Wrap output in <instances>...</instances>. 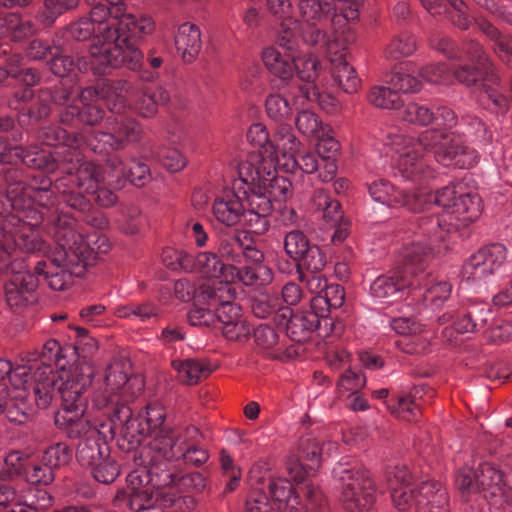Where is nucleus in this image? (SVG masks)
Instances as JSON below:
<instances>
[{
    "label": "nucleus",
    "mask_w": 512,
    "mask_h": 512,
    "mask_svg": "<svg viewBox=\"0 0 512 512\" xmlns=\"http://www.w3.org/2000/svg\"><path fill=\"white\" fill-rule=\"evenodd\" d=\"M130 362L117 359L105 371L104 390L94 400L99 409H105L111 417V431L118 436L122 449L132 450L141 444L145 435H152L149 447L142 457V466H149L151 457L157 460L183 459L185 464L202 466L209 459L206 449L200 446L202 435L195 426L185 428L171 426L166 421L165 409L159 404H149L136 417L130 401L144 387L142 378L128 375Z\"/></svg>",
    "instance_id": "obj_1"
},
{
    "label": "nucleus",
    "mask_w": 512,
    "mask_h": 512,
    "mask_svg": "<svg viewBox=\"0 0 512 512\" xmlns=\"http://www.w3.org/2000/svg\"><path fill=\"white\" fill-rule=\"evenodd\" d=\"M363 0H267L271 13L283 18L277 43L292 52L298 44V35L310 46H334L346 49L355 39L346 29L350 21L358 19Z\"/></svg>",
    "instance_id": "obj_2"
},
{
    "label": "nucleus",
    "mask_w": 512,
    "mask_h": 512,
    "mask_svg": "<svg viewBox=\"0 0 512 512\" xmlns=\"http://www.w3.org/2000/svg\"><path fill=\"white\" fill-rule=\"evenodd\" d=\"M370 196L376 202L389 207H406L413 212L437 211L416 218L415 233L431 241H444L447 234L473 223L481 213L480 198L467 191L465 184L452 183L432 194L422 188L414 191L397 190L387 180L373 181L368 186Z\"/></svg>",
    "instance_id": "obj_3"
},
{
    "label": "nucleus",
    "mask_w": 512,
    "mask_h": 512,
    "mask_svg": "<svg viewBox=\"0 0 512 512\" xmlns=\"http://www.w3.org/2000/svg\"><path fill=\"white\" fill-rule=\"evenodd\" d=\"M265 179L269 183L260 181V171L252 164L240 163L238 178L233 180L232 187L223 190L214 200L212 212L216 220L227 227L244 221L257 235L267 232L274 203L288 198L291 184L286 178Z\"/></svg>",
    "instance_id": "obj_4"
},
{
    "label": "nucleus",
    "mask_w": 512,
    "mask_h": 512,
    "mask_svg": "<svg viewBox=\"0 0 512 512\" xmlns=\"http://www.w3.org/2000/svg\"><path fill=\"white\" fill-rule=\"evenodd\" d=\"M25 172L21 167L5 168L3 180L9 206L17 216L7 219L15 229L14 245L26 254L45 253L48 246L35 229L50 213L55 203L53 182L45 176H34L25 184Z\"/></svg>",
    "instance_id": "obj_5"
},
{
    "label": "nucleus",
    "mask_w": 512,
    "mask_h": 512,
    "mask_svg": "<svg viewBox=\"0 0 512 512\" xmlns=\"http://www.w3.org/2000/svg\"><path fill=\"white\" fill-rule=\"evenodd\" d=\"M106 10L91 7L88 16L71 23L67 35L76 41H96L90 46L87 56H78L80 72L92 70L94 74H107L122 66L137 71L143 65V53L135 45L127 44V36H120L112 29L111 22H105ZM112 23L115 21L111 19Z\"/></svg>",
    "instance_id": "obj_6"
},
{
    "label": "nucleus",
    "mask_w": 512,
    "mask_h": 512,
    "mask_svg": "<svg viewBox=\"0 0 512 512\" xmlns=\"http://www.w3.org/2000/svg\"><path fill=\"white\" fill-rule=\"evenodd\" d=\"M389 139V145L399 154V173L419 186L434 178V171L422 159L418 147L432 150L436 160L445 166L469 168L478 159L476 150L464 146L454 133L445 130H423L417 142L399 131Z\"/></svg>",
    "instance_id": "obj_7"
},
{
    "label": "nucleus",
    "mask_w": 512,
    "mask_h": 512,
    "mask_svg": "<svg viewBox=\"0 0 512 512\" xmlns=\"http://www.w3.org/2000/svg\"><path fill=\"white\" fill-rule=\"evenodd\" d=\"M172 460L151 457L149 466H141L129 473L128 483L141 488L136 500H141L140 512H161L172 506L183 491L201 492L206 488V478L201 472H191L178 477L168 466ZM178 461H183L179 459Z\"/></svg>",
    "instance_id": "obj_8"
},
{
    "label": "nucleus",
    "mask_w": 512,
    "mask_h": 512,
    "mask_svg": "<svg viewBox=\"0 0 512 512\" xmlns=\"http://www.w3.org/2000/svg\"><path fill=\"white\" fill-rule=\"evenodd\" d=\"M462 51L474 63V67L464 65L452 72L445 64H429L422 68L421 77L433 84H448L456 78L467 86L475 85L490 100V109L497 115H504L509 109V101L493 87L499 84V77L495 74L493 63L483 46L477 41L468 40L463 44Z\"/></svg>",
    "instance_id": "obj_9"
},
{
    "label": "nucleus",
    "mask_w": 512,
    "mask_h": 512,
    "mask_svg": "<svg viewBox=\"0 0 512 512\" xmlns=\"http://www.w3.org/2000/svg\"><path fill=\"white\" fill-rule=\"evenodd\" d=\"M47 134V144L56 146L55 152L57 157H62L60 163L55 157L48 158L45 155L44 164L54 165V169L47 172H53L56 169L61 170L66 176L55 182V189L59 193V200L63 202V190L75 191L80 193L95 192L101 185L102 181L107 178L108 167L103 171L102 167L93 163L83 161L80 157L77 147L80 144L78 135H71L69 130H49Z\"/></svg>",
    "instance_id": "obj_10"
},
{
    "label": "nucleus",
    "mask_w": 512,
    "mask_h": 512,
    "mask_svg": "<svg viewBox=\"0 0 512 512\" xmlns=\"http://www.w3.org/2000/svg\"><path fill=\"white\" fill-rule=\"evenodd\" d=\"M236 291L228 284L201 292L198 308L190 317V325L199 327L219 326L228 340H241L251 334V328L240 319V307L234 304Z\"/></svg>",
    "instance_id": "obj_11"
},
{
    "label": "nucleus",
    "mask_w": 512,
    "mask_h": 512,
    "mask_svg": "<svg viewBox=\"0 0 512 512\" xmlns=\"http://www.w3.org/2000/svg\"><path fill=\"white\" fill-rule=\"evenodd\" d=\"M218 251L230 262L225 282L231 287L230 282L236 279L247 286H263L271 282V270L262 264L263 252L246 234L234 232L220 236Z\"/></svg>",
    "instance_id": "obj_12"
},
{
    "label": "nucleus",
    "mask_w": 512,
    "mask_h": 512,
    "mask_svg": "<svg viewBox=\"0 0 512 512\" xmlns=\"http://www.w3.org/2000/svg\"><path fill=\"white\" fill-rule=\"evenodd\" d=\"M430 240V246L420 241L405 246L400 252L397 265L392 270L378 276L370 285V295L383 303H393L403 298L410 289L415 287V266L422 270L424 264L429 261L434 252Z\"/></svg>",
    "instance_id": "obj_13"
},
{
    "label": "nucleus",
    "mask_w": 512,
    "mask_h": 512,
    "mask_svg": "<svg viewBox=\"0 0 512 512\" xmlns=\"http://www.w3.org/2000/svg\"><path fill=\"white\" fill-rule=\"evenodd\" d=\"M132 86L126 80H105L97 87H86L79 94L82 107L69 105L60 112V120L66 125L80 122L86 125H97L104 116L101 101L114 113H120L126 105V96Z\"/></svg>",
    "instance_id": "obj_14"
},
{
    "label": "nucleus",
    "mask_w": 512,
    "mask_h": 512,
    "mask_svg": "<svg viewBox=\"0 0 512 512\" xmlns=\"http://www.w3.org/2000/svg\"><path fill=\"white\" fill-rule=\"evenodd\" d=\"M63 359L60 343L55 339L46 341L40 354L31 353L15 367L11 380L16 386L33 385L35 404L46 409L52 402L53 385L56 384L52 365L61 366Z\"/></svg>",
    "instance_id": "obj_15"
},
{
    "label": "nucleus",
    "mask_w": 512,
    "mask_h": 512,
    "mask_svg": "<svg viewBox=\"0 0 512 512\" xmlns=\"http://www.w3.org/2000/svg\"><path fill=\"white\" fill-rule=\"evenodd\" d=\"M0 237V273L10 274L4 284V296L8 307L15 313H21L36 303L39 280L27 269L25 258L16 257L13 252L20 251L12 242H5L2 229ZM22 253H24L22 251Z\"/></svg>",
    "instance_id": "obj_16"
},
{
    "label": "nucleus",
    "mask_w": 512,
    "mask_h": 512,
    "mask_svg": "<svg viewBox=\"0 0 512 512\" xmlns=\"http://www.w3.org/2000/svg\"><path fill=\"white\" fill-rule=\"evenodd\" d=\"M56 426L69 439L79 440L76 447V459L80 465L90 468L109 453V447L96 426L85 418L70 415L55 416Z\"/></svg>",
    "instance_id": "obj_17"
},
{
    "label": "nucleus",
    "mask_w": 512,
    "mask_h": 512,
    "mask_svg": "<svg viewBox=\"0 0 512 512\" xmlns=\"http://www.w3.org/2000/svg\"><path fill=\"white\" fill-rule=\"evenodd\" d=\"M56 384L53 385L52 401L59 395L63 411L55 416L70 415L74 418L84 417L87 405V389L92 381V370L89 366L61 369L55 373Z\"/></svg>",
    "instance_id": "obj_18"
},
{
    "label": "nucleus",
    "mask_w": 512,
    "mask_h": 512,
    "mask_svg": "<svg viewBox=\"0 0 512 512\" xmlns=\"http://www.w3.org/2000/svg\"><path fill=\"white\" fill-rule=\"evenodd\" d=\"M334 473L341 483L339 501L346 512H367L373 507L377 488L368 471L339 465Z\"/></svg>",
    "instance_id": "obj_19"
},
{
    "label": "nucleus",
    "mask_w": 512,
    "mask_h": 512,
    "mask_svg": "<svg viewBox=\"0 0 512 512\" xmlns=\"http://www.w3.org/2000/svg\"><path fill=\"white\" fill-rule=\"evenodd\" d=\"M502 470L491 463H481L476 469L464 467L460 470L456 485L461 491L464 501H470L468 496L478 494L491 505L502 504L504 490Z\"/></svg>",
    "instance_id": "obj_20"
},
{
    "label": "nucleus",
    "mask_w": 512,
    "mask_h": 512,
    "mask_svg": "<svg viewBox=\"0 0 512 512\" xmlns=\"http://www.w3.org/2000/svg\"><path fill=\"white\" fill-rule=\"evenodd\" d=\"M80 92L78 88L68 86L64 82L53 90H42L39 95L37 110L25 105L22 107L15 106L14 110L10 111L8 115L0 117V128H16L17 126L19 128H25L34 125L36 121L49 115L51 110L48 104L49 101L57 105L69 106V101L74 96H79Z\"/></svg>",
    "instance_id": "obj_21"
},
{
    "label": "nucleus",
    "mask_w": 512,
    "mask_h": 512,
    "mask_svg": "<svg viewBox=\"0 0 512 512\" xmlns=\"http://www.w3.org/2000/svg\"><path fill=\"white\" fill-rule=\"evenodd\" d=\"M91 7H101L106 10L105 22H115L113 30H117L120 36H127V44L135 45L136 42L150 35L155 30L154 20L150 16L136 17L126 13L124 0H91L87 2Z\"/></svg>",
    "instance_id": "obj_22"
},
{
    "label": "nucleus",
    "mask_w": 512,
    "mask_h": 512,
    "mask_svg": "<svg viewBox=\"0 0 512 512\" xmlns=\"http://www.w3.org/2000/svg\"><path fill=\"white\" fill-rule=\"evenodd\" d=\"M292 479L297 484L296 488L286 478H273L269 482V493L273 505L277 506L278 510H294L301 505L303 500H305L307 509L313 510L322 506V492L314 487L308 479L304 478L303 481H297L293 477Z\"/></svg>",
    "instance_id": "obj_23"
},
{
    "label": "nucleus",
    "mask_w": 512,
    "mask_h": 512,
    "mask_svg": "<svg viewBox=\"0 0 512 512\" xmlns=\"http://www.w3.org/2000/svg\"><path fill=\"white\" fill-rule=\"evenodd\" d=\"M45 219L51 224L50 232L59 249L54 252H66L72 263H89L91 249L86 245L83 236L76 231L75 222L77 218H72L67 213L59 212L57 209L53 213H47Z\"/></svg>",
    "instance_id": "obj_24"
},
{
    "label": "nucleus",
    "mask_w": 512,
    "mask_h": 512,
    "mask_svg": "<svg viewBox=\"0 0 512 512\" xmlns=\"http://www.w3.org/2000/svg\"><path fill=\"white\" fill-rule=\"evenodd\" d=\"M66 252H53L34 266L33 274L38 280L42 278L55 291L66 289L73 281V276H80L87 264L72 263Z\"/></svg>",
    "instance_id": "obj_25"
},
{
    "label": "nucleus",
    "mask_w": 512,
    "mask_h": 512,
    "mask_svg": "<svg viewBox=\"0 0 512 512\" xmlns=\"http://www.w3.org/2000/svg\"><path fill=\"white\" fill-rule=\"evenodd\" d=\"M337 448V443H322L312 436L302 437L299 441L298 454L288 459L287 471L297 481L308 479L320 467L323 455H330Z\"/></svg>",
    "instance_id": "obj_26"
},
{
    "label": "nucleus",
    "mask_w": 512,
    "mask_h": 512,
    "mask_svg": "<svg viewBox=\"0 0 512 512\" xmlns=\"http://www.w3.org/2000/svg\"><path fill=\"white\" fill-rule=\"evenodd\" d=\"M507 255V248L501 243H492L481 247L463 264V279L480 281L499 273L508 265Z\"/></svg>",
    "instance_id": "obj_27"
},
{
    "label": "nucleus",
    "mask_w": 512,
    "mask_h": 512,
    "mask_svg": "<svg viewBox=\"0 0 512 512\" xmlns=\"http://www.w3.org/2000/svg\"><path fill=\"white\" fill-rule=\"evenodd\" d=\"M52 496L44 489L31 488L25 495L0 477V512H41L52 505Z\"/></svg>",
    "instance_id": "obj_28"
},
{
    "label": "nucleus",
    "mask_w": 512,
    "mask_h": 512,
    "mask_svg": "<svg viewBox=\"0 0 512 512\" xmlns=\"http://www.w3.org/2000/svg\"><path fill=\"white\" fill-rule=\"evenodd\" d=\"M322 322L328 324L316 309H311V304L308 309L298 313H293L292 309L287 306L281 309L275 317V324L284 327L287 336L296 342L304 341L308 333L317 329Z\"/></svg>",
    "instance_id": "obj_29"
},
{
    "label": "nucleus",
    "mask_w": 512,
    "mask_h": 512,
    "mask_svg": "<svg viewBox=\"0 0 512 512\" xmlns=\"http://www.w3.org/2000/svg\"><path fill=\"white\" fill-rule=\"evenodd\" d=\"M435 395L432 388L427 385H417L408 392L398 394L387 402L392 414L406 421H417L421 416V409Z\"/></svg>",
    "instance_id": "obj_30"
},
{
    "label": "nucleus",
    "mask_w": 512,
    "mask_h": 512,
    "mask_svg": "<svg viewBox=\"0 0 512 512\" xmlns=\"http://www.w3.org/2000/svg\"><path fill=\"white\" fill-rule=\"evenodd\" d=\"M247 139L256 149L248 161L244 163L252 164L254 169L260 171V181L269 183V178H282L277 175L276 164L268 156V148L272 145L273 135L269 130H247Z\"/></svg>",
    "instance_id": "obj_31"
},
{
    "label": "nucleus",
    "mask_w": 512,
    "mask_h": 512,
    "mask_svg": "<svg viewBox=\"0 0 512 512\" xmlns=\"http://www.w3.org/2000/svg\"><path fill=\"white\" fill-rule=\"evenodd\" d=\"M386 481L392 501L399 511L416 506L417 492L412 485V475L405 466L387 470Z\"/></svg>",
    "instance_id": "obj_32"
},
{
    "label": "nucleus",
    "mask_w": 512,
    "mask_h": 512,
    "mask_svg": "<svg viewBox=\"0 0 512 512\" xmlns=\"http://www.w3.org/2000/svg\"><path fill=\"white\" fill-rule=\"evenodd\" d=\"M319 75V61L313 55L293 58V72L291 82L287 83V92L295 100L299 101L304 90L312 89Z\"/></svg>",
    "instance_id": "obj_33"
},
{
    "label": "nucleus",
    "mask_w": 512,
    "mask_h": 512,
    "mask_svg": "<svg viewBox=\"0 0 512 512\" xmlns=\"http://www.w3.org/2000/svg\"><path fill=\"white\" fill-rule=\"evenodd\" d=\"M106 166L111 170L109 184L116 182L118 187H122L126 180L136 187H142L151 178L147 164L135 158L124 161L114 155L108 158Z\"/></svg>",
    "instance_id": "obj_34"
},
{
    "label": "nucleus",
    "mask_w": 512,
    "mask_h": 512,
    "mask_svg": "<svg viewBox=\"0 0 512 512\" xmlns=\"http://www.w3.org/2000/svg\"><path fill=\"white\" fill-rule=\"evenodd\" d=\"M45 154L43 152L33 153L25 151L22 147L11 146L6 139L0 136V174L3 176V170L5 168L18 167V163H22L28 167L37 169H54L49 164H44Z\"/></svg>",
    "instance_id": "obj_35"
},
{
    "label": "nucleus",
    "mask_w": 512,
    "mask_h": 512,
    "mask_svg": "<svg viewBox=\"0 0 512 512\" xmlns=\"http://www.w3.org/2000/svg\"><path fill=\"white\" fill-rule=\"evenodd\" d=\"M63 203L77 213V219L82 220L91 227L103 230L108 226V220L105 215L94 209L90 200L82 193L63 190Z\"/></svg>",
    "instance_id": "obj_36"
},
{
    "label": "nucleus",
    "mask_w": 512,
    "mask_h": 512,
    "mask_svg": "<svg viewBox=\"0 0 512 512\" xmlns=\"http://www.w3.org/2000/svg\"><path fill=\"white\" fill-rule=\"evenodd\" d=\"M27 386L8 392L6 396H0V416L14 425L25 424L33 414V409L26 401L24 391Z\"/></svg>",
    "instance_id": "obj_37"
},
{
    "label": "nucleus",
    "mask_w": 512,
    "mask_h": 512,
    "mask_svg": "<svg viewBox=\"0 0 512 512\" xmlns=\"http://www.w3.org/2000/svg\"><path fill=\"white\" fill-rule=\"evenodd\" d=\"M427 263L428 261L424 264L422 270L417 269L418 266H415L416 275H414L415 287L413 290L416 291L417 288L423 289L424 292L421 296L424 303L439 307L449 298L452 285L447 281H436L429 274L422 275Z\"/></svg>",
    "instance_id": "obj_38"
},
{
    "label": "nucleus",
    "mask_w": 512,
    "mask_h": 512,
    "mask_svg": "<svg viewBox=\"0 0 512 512\" xmlns=\"http://www.w3.org/2000/svg\"><path fill=\"white\" fill-rule=\"evenodd\" d=\"M478 29L491 42L493 53L506 65L512 67V37L501 32L486 19L476 21Z\"/></svg>",
    "instance_id": "obj_39"
},
{
    "label": "nucleus",
    "mask_w": 512,
    "mask_h": 512,
    "mask_svg": "<svg viewBox=\"0 0 512 512\" xmlns=\"http://www.w3.org/2000/svg\"><path fill=\"white\" fill-rule=\"evenodd\" d=\"M175 46L185 62H192L202 47L201 33L198 26L190 23L180 25L175 36Z\"/></svg>",
    "instance_id": "obj_40"
},
{
    "label": "nucleus",
    "mask_w": 512,
    "mask_h": 512,
    "mask_svg": "<svg viewBox=\"0 0 512 512\" xmlns=\"http://www.w3.org/2000/svg\"><path fill=\"white\" fill-rule=\"evenodd\" d=\"M228 267H230V262L224 264L218 256L212 252H201L196 256L191 255L190 272H199L209 277V280L226 281Z\"/></svg>",
    "instance_id": "obj_41"
},
{
    "label": "nucleus",
    "mask_w": 512,
    "mask_h": 512,
    "mask_svg": "<svg viewBox=\"0 0 512 512\" xmlns=\"http://www.w3.org/2000/svg\"><path fill=\"white\" fill-rule=\"evenodd\" d=\"M416 492V507L418 510L431 507L445 508L449 506L446 489L438 481L428 480L422 482L416 489Z\"/></svg>",
    "instance_id": "obj_42"
},
{
    "label": "nucleus",
    "mask_w": 512,
    "mask_h": 512,
    "mask_svg": "<svg viewBox=\"0 0 512 512\" xmlns=\"http://www.w3.org/2000/svg\"><path fill=\"white\" fill-rule=\"evenodd\" d=\"M273 141L268 148V156L270 159L282 166L283 162H288L291 155H295L298 147L296 137L290 130H272Z\"/></svg>",
    "instance_id": "obj_43"
},
{
    "label": "nucleus",
    "mask_w": 512,
    "mask_h": 512,
    "mask_svg": "<svg viewBox=\"0 0 512 512\" xmlns=\"http://www.w3.org/2000/svg\"><path fill=\"white\" fill-rule=\"evenodd\" d=\"M467 323H458V333L477 332L493 319V313L487 304L473 303L463 309L461 314Z\"/></svg>",
    "instance_id": "obj_44"
},
{
    "label": "nucleus",
    "mask_w": 512,
    "mask_h": 512,
    "mask_svg": "<svg viewBox=\"0 0 512 512\" xmlns=\"http://www.w3.org/2000/svg\"><path fill=\"white\" fill-rule=\"evenodd\" d=\"M96 144H91L94 151L104 152L108 148L116 150L124 148L132 137H135L136 130H91Z\"/></svg>",
    "instance_id": "obj_45"
},
{
    "label": "nucleus",
    "mask_w": 512,
    "mask_h": 512,
    "mask_svg": "<svg viewBox=\"0 0 512 512\" xmlns=\"http://www.w3.org/2000/svg\"><path fill=\"white\" fill-rule=\"evenodd\" d=\"M263 62L268 70L287 85L291 82L294 55H282L276 48L269 47L263 51Z\"/></svg>",
    "instance_id": "obj_46"
},
{
    "label": "nucleus",
    "mask_w": 512,
    "mask_h": 512,
    "mask_svg": "<svg viewBox=\"0 0 512 512\" xmlns=\"http://www.w3.org/2000/svg\"><path fill=\"white\" fill-rule=\"evenodd\" d=\"M171 365L177 371L179 380L188 385L196 384L212 372L208 364L197 359L173 360Z\"/></svg>",
    "instance_id": "obj_47"
},
{
    "label": "nucleus",
    "mask_w": 512,
    "mask_h": 512,
    "mask_svg": "<svg viewBox=\"0 0 512 512\" xmlns=\"http://www.w3.org/2000/svg\"><path fill=\"white\" fill-rule=\"evenodd\" d=\"M218 284H227L226 282L219 280H207L195 287L187 280H178L174 284V293L177 299L183 302H188L193 300V307L190 309L188 313V321L190 322V317L192 312L198 308V296L201 292L211 291L214 288H218Z\"/></svg>",
    "instance_id": "obj_48"
},
{
    "label": "nucleus",
    "mask_w": 512,
    "mask_h": 512,
    "mask_svg": "<svg viewBox=\"0 0 512 512\" xmlns=\"http://www.w3.org/2000/svg\"><path fill=\"white\" fill-rule=\"evenodd\" d=\"M344 289L338 284L328 285L323 294L311 298V309H316L320 316L328 322V315L331 308H339L344 302Z\"/></svg>",
    "instance_id": "obj_49"
},
{
    "label": "nucleus",
    "mask_w": 512,
    "mask_h": 512,
    "mask_svg": "<svg viewBox=\"0 0 512 512\" xmlns=\"http://www.w3.org/2000/svg\"><path fill=\"white\" fill-rule=\"evenodd\" d=\"M3 26L13 42H23L37 33L34 22L24 19L20 14L10 13L3 18Z\"/></svg>",
    "instance_id": "obj_50"
},
{
    "label": "nucleus",
    "mask_w": 512,
    "mask_h": 512,
    "mask_svg": "<svg viewBox=\"0 0 512 512\" xmlns=\"http://www.w3.org/2000/svg\"><path fill=\"white\" fill-rule=\"evenodd\" d=\"M339 58H342V55ZM332 64V77L335 84L348 94L355 93L359 88L360 79L354 68L342 59H339V62L333 60Z\"/></svg>",
    "instance_id": "obj_51"
},
{
    "label": "nucleus",
    "mask_w": 512,
    "mask_h": 512,
    "mask_svg": "<svg viewBox=\"0 0 512 512\" xmlns=\"http://www.w3.org/2000/svg\"><path fill=\"white\" fill-rule=\"evenodd\" d=\"M368 101L381 109L400 110L403 106L400 94L391 85L372 87L368 93Z\"/></svg>",
    "instance_id": "obj_52"
},
{
    "label": "nucleus",
    "mask_w": 512,
    "mask_h": 512,
    "mask_svg": "<svg viewBox=\"0 0 512 512\" xmlns=\"http://www.w3.org/2000/svg\"><path fill=\"white\" fill-rule=\"evenodd\" d=\"M431 124L434 125L435 128H452L457 125L468 127L487 125L483 123L480 118L471 115L462 116L459 120L455 113L447 107H440L436 113H433V121Z\"/></svg>",
    "instance_id": "obj_53"
},
{
    "label": "nucleus",
    "mask_w": 512,
    "mask_h": 512,
    "mask_svg": "<svg viewBox=\"0 0 512 512\" xmlns=\"http://www.w3.org/2000/svg\"><path fill=\"white\" fill-rule=\"evenodd\" d=\"M295 262L297 274L305 272L317 273L321 272L324 268L326 258L319 246L311 244Z\"/></svg>",
    "instance_id": "obj_54"
},
{
    "label": "nucleus",
    "mask_w": 512,
    "mask_h": 512,
    "mask_svg": "<svg viewBox=\"0 0 512 512\" xmlns=\"http://www.w3.org/2000/svg\"><path fill=\"white\" fill-rule=\"evenodd\" d=\"M416 48L415 37L408 32H403L394 37L387 45L385 55L387 58L400 59L410 56Z\"/></svg>",
    "instance_id": "obj_55"
},
{
    "label": "nucleus",
    "mask_w": 512,
    "mask_h": 512,
    "mask_svg": "<svg viewBox=\"0 0 512 512\" xmlns=\"http://www.w3.org/2000/svg\"><path fill=\"white\" fill-rule=\"evenodd\" d=\"M27 482L33 485H49L55 478V472L48 466L46 461L40 459L29 463L25 467Z\"/></svg>",
    "instance_id": "obj_56"
},
{
    "label": "nucleus",
    "mask_w": 512,
    "mask_h": 512,
    "mask_svg": "<svg viewBox=\"0 0 512 512\" xmlns=\"http://www.w3.org/2000/svg\"><path fill=\"white\" fill-rule=\"evenodd\" d=\"M280 299L275 295L264 294L256 298L252 303V312L258 318L271 317L275 323V317L281 309H284Z\"/></svg>",
    "instance_id": "obj_57"
},
{
    "label": "nucleus",
    "mask_w": 512,
    "mask_h": 512,
    "mask_svg": "<svg viewBox=\"0 0 512 512\" xmlns=\"http://www.w3.org/2000/svg\"><path fill=\"white\" fill-rule=\"evenodd\" d=\"M10 45L0 39V66L5 65V69H0V82L7 76H15L23 68L24 57L19 54H10Z\"/></svg>",
    "instance_id": "obj_58"
},
{
    "label": "nucleus",
    "mask_w": 512,
    "mask_h": 512,
    "mask_svg": "<svg viewBox=\"0 0 512 512\" xmlns=\"http://www.w3.org/2000/svg\"><path fill=\"white\" fill-rule=\"evenodd\" d=\"M41 457L55 472L57 469L70 462L72 458V449L66 443L59 442L48 447Z\"/></svg>",
    "instance_id": "obj_59"
},
{
    "label": "nucleus",
    "mask_w": 512,
    "mask_h": 512,
    "mask_svg": "<svg viewBox=\"0 0 512 512\" xmlns=\"http://www.w3.org/2000/svg\"><path fill=\"white\" fill-rule=\"evenodd\" d=\"M90 469L94 479L103 484L112 483L120 474L118 464L109 457V454L93 464Z\"/></svg>",
    "instance_id": "obj_60"
},
{
    "label": "nucleus",
    "mask_w": 512,
    "mask_h": 512,
    "mask_svg": "<svg viewBox=\"0 0 512 512\" xmlns=\"http://www.w3.org/2000/svg\"><path fill=\"white\" fill-rule=\"evenodd\" d=\"M315 203L319 209L323 210V218L328 225L345 219L341 211V204L330 198L324 191L317 193Z\"/></svg>",
    "instance_id": "obj_61"
},
{
    "label": "nucleus",
    "mask_w": 512,
    "mask_h": 512,
    "mask_svg": "<svg viewBox=\"0 0 512 512\" xmlns=\"http://www.w3.org/2000/svg\"><path fill=\"white\" fill-rule=\"evenodd\" d=\"M282 167L289 172L299 169L304 173L311 174L319 168L318 156L312 152L291 155L288 162H283Z\"/></svg>",
    "instance_id": "obj_62"
},
{
    "label": "nucleus",
    "mask_w": 512,
    "mask_h": 512,
    "mask_svg": "<svg viewBox=\"0 0 512 512\" xmlns=\"http://www.w3.org/2000/svg\"><path fill=\"white\" fill-rule=\"evenodd\" d=\"M399 116L410 124L420 126L430 125L433 121V112L417 103L407 104L403 110H400Z\"/></svg>",
    "instance_id": "obj_63"
},
{
    "label": "nucleus",
    "mask_w": 512,
    "mask_h": 512,
    "mask_svg": "<svg viewBox=\"0 0 512 512\" xmlns=\"http://www.w3.org/2000/svg\"><path fill=\"white\" fill-rule=\"evenodd\" d=\"M311 243L306 235L300 230H292L285 235L284 249L286 254L294 261L299 258Z\"/></svg>",
    "instance_id": "obj_64"
}]
</instances>
